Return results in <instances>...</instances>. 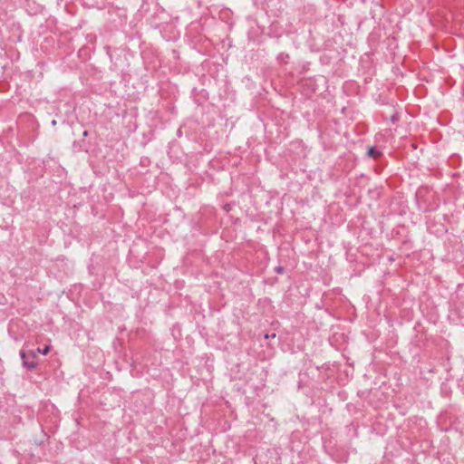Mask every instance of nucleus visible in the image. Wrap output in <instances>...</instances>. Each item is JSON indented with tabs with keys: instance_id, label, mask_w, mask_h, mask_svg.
Segmentation results:
<instances>
[{
	"instance_id": "1",
	"label": "nucleus",
	"mask_w": 464,
	"mask_h": 464,
	"mask_svg": "<svg viewBox=\"0 0 464 464\" xmlns=\"http://www.w3.org/2000/svg\"><path fill=\"white\" fill-rule=\"evenodd\" d=\"M20 357L23 362V365L27 368L28 370L32 371L34 370L37 366V354L36 352L34 350H30L28 352H25L24 350L20 351Z\"/></svg>"
},
{
	"instance_id": "2",
	"label": "nucleus",
	"mask_w": 464,
	"mask_h": 464,
	"mask_svg": "<svg viewBox=\"0 0 464 464\" xmlns=\"http://www.w3.org/2000/svg\"><path fill=\"white\" fill-rule=\"evenodd\" d=\"M367 155L370 158L376 160L382 155V152L379 150H377L375 147H371V148H369V150L367 151Z\"/></svg>"
},
{
	"instance_id": "3",
	"label": "nucleus",
	"mask_w": 464,
	"mask_h": 464,
	"mask_svg": "<svg viewBox=\"0 0 464 464\" xmlns=\"http://www.w3.org/2000/svg\"><path fill=\"white\" fill-rule=\"evenodd\" d=\"M288 59H289V54L285 53H281L277 56V60L283 63H286Z\"/></svg>"
},
{
	"instance_id": "4",
	"label": "nucleus",
	"mask_w": 464,
	"mask_h": 464,
	"mask_svg": "<svg viewBox=\"0 0 464 464\" xmlns=\"http://www.w3.org/2000/svg\"><path fill=\"white\" fill-rule=\"evenodd\" d=\"M34 351L36 352V354L42 353V354L45 355V354H47L49 353L50 348H49V346H45L44 349L37 348Z\"/></svg>"
},
{
	"instance_id": "5",
	"label": "nucleus",
	"mask_w": 464,
	"mask_h": 464,
	"mask_svg": "<svg viewBox=\"0 0 464 464\" xmlns=\"http://www.w3.org/2000/svg\"><path fill=\"white\" fill-rule=\"evenodd\" d=\"M277 273L282 274L284 272V268L282 266H278L276 268Z\"/></svg>"
}]
</instances>
